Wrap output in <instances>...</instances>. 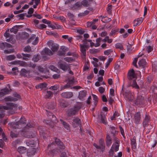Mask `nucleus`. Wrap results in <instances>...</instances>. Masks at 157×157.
Instances as JSON below:
<instances>
[{
	"label": "nucleus",
	"instance_id": "f257e3e1",
	"mask_svg": "<svg viewBox=\"0 0 157 157\" xmlns=\"http://www.w3.org/2000/svg\"><path fill=\"white\" fill-rule=\"evenodd\" d=\"M26 124L25 118L23 117L18 122L12 123L14 130L11 132V137L12 138L17 137L19 133L26 138H33L35 136L36 132L31 128L33 125L30 123H28L27 124Z\"/></svg>",
	"mask_w": 157,
	"mask_h": 157
},
{
	"label": "nucleus",
	"instance_id": "f03ea898",
	"mask_svg": "<svg viewBox=\"0 0 157 157\" xmlns=\"http://www.w3.org/2000/svg\"><path fill=\"white\" fill-rule=\"evenodd\" d=\"M65 146L63 145L62 142L57 138H56L55 140V142H52L48 145L47 147V150L49 151L48 154L52 155L56 153L61 152L60 150L64 149Z\"/></svg>",
	"mask_w": 157,
	"mask_h": 157
},
{
	"label": "nucleus",
	"instance_id": "7ed1b4c3",
	"mask_svg": "<svg viewBox=\"0 0 157 157\" xmlns=\"http://www.w3.org/2000/svg\"><path fill=\"white\" fill-rule=\"evenodd\" d=\"M7 106L2 105L0 106V118L3 117L5 115V111L4 110H11L13 108H15L16 105L11 102H8L6 103Z\"/></svg>",
	"mask_w": 157,
	"mask_h": 157
},
{
	"label": "nucleus",
	"instance_id": "20e7f679",
	"mask_svg": "<svg viewBox=\"0 0 157 157\" xmlns=\"http://www.w3.org/2000/svg\"><path fill=\"white\" fill-rule=\"evenodd\" d=\"M80 109L78 106H75L69 109L67 111V116L68 117H71L77 115Z\"/></svg>",
	"mask_w": 157,
	"mask_h": 157
},
{
	"label": "nucleus",
	"instance_id": "39448f33",
	"mask_svg": "<svg viewBox=\"0 0 157 157\" xmlns=\"http://www.w3.org/2000/svg\"><path fill=\"white\" fill-rule=\"evenodd\" d=\"M99 145L96 143L93 144V146L98 149L101 150L102 151H103L105 150V144L104 140L102 138H101L99 141Z\"/></svg>",
	"mask_w": 157,
	"mask_h": 157
},
{
	"label": "nucleus",
	"instance_id": "423d86ee",
	"mask_svg": "<svg viewBox=\"0 0 157 157\" xmlns=\"http://www.w3.org/2000/svg\"><path fill=\"white\" fill-rule=\"evenodd\" d=\"M41 54L42 55L43 59L44 60L48 59V57L45 55L51 56L53 55L52 52L48 48H45L42 51Z\"/></svg>",
	"mask_w": 157,
	"mask_h": 157
},
{
	"label": "nucleus",
	"instance_id": "0eeeda50",
	"mask_svg": "<svg viewBox=\"0 0 157 157\" xmlns=\"http://www.w3.org/2000/svg\"><path fill=\"white\" fill-rule=\"evenodd\" d=\"M45 122L46 124L49 125L50 128H53L55 127L54 123H56L58 122V121L56 117L53 115L51 119L49 120L46 121Z\"/></svg>",
	"mask_w": 157,
	"mask_h": 157
},
{
	"label": "nucleus",
	"instance_id": "6e6552de",
	"mask_svg": "<svg viewBox=\"0 0 157 157\" xmlns=\"http://www.w3.org/2000/svg\"><path fill=\"white\" fill-rule=\"evenodd\" d=\"M80 46L82 58L85 59L86 58V51L89 48V46L86 44H80Z\"/></svg>",
	"mask_w": 157,
	"mask_h": 157
},
{
	"label": "nucleus",
	"instance_id": "1a4fd4ad",
	"mask_svg": "<svg viewBox=\"0 0 157 157\" xmlns=\"http://www.w3.org/2000/svg\"><path fill=\"white\" fill-rule=\"evenodd\" d=\"M48 46L51 48L53 52H55L58 50L59 46V45L52 40H50L47 42Z\"/></svg>",
	"mask_w": 157,
	"mask_h": 157
},
{
	"label": "nucleus",
	"instance_id": "9d476101",
	"mask_svg": "<svg viewBox=\"0 0 157 157\" xmlns=\"http://www.w3.org/2000/svg\"><path fill=\"white\" fill-rule=\"evenodd\" d=\"M145 102V100L144 97L141 96L137 97L136 99L135 100L134 105H144Z\"/></svg>",
	"mask_w": 157,
	"mask_h": 157
},
{
	"label": "nucleus",
	"instance_id": "9b49d317",
	"mask_svg": "<svg viewBox=\"0 0 157 157\" xmlns=\"http://www.w3.org/2000/svg\"><path fill=\"white\" fill-rule=\"evenodd\" d=\"M123 94L129 101L133 102L134 104L135 100L134 99V97L130 92L128 91H124L123 92Z\"/></svg>",
	"mask_w": 157,
	"mask_h": 157
},
{
	"label": "nucleus",
	"instance_id": "f8f14e48",
	"mask_svg": "<svg viewBox=\"0 0 157 157\" xmlns=\"http://www.w3.org/2000/svg\"><path fill=\"white\" fill-rule=\"evenodd\" d=\"M98 120L101 123L106 125L107 124L106 115L102 112H101L100 114L98 116Z\"/></svg>",
	"mask_w": 157,
	"mask_h": 157
},
{
	"label": "nucleus",
	"instance_id": "ddd939ff",
	"mask_svg": "<svg viewBox=\"0 0 157 157\" xmlns=\"http://www.w3.org/2000/svg\"><path fill=\"white\" fill-rule=\"evenodd\" d=\"M128 78L129 80L136 79L137 76L133 69L130 70L128 73Z\"/></svg>",
	"mask_w": 157,
	"mask_h": 157
},
{
	"label": "nucleus",
	"instance_id": "4468645a",
	"mask_svg": "<svg viewBox=\"0 0 157 157\" xmlns=\"http://www.w3.org/2000/svg\"><path fill=\"white\" fill-rule=\"evenodd\" d=\"M58 65L59 68L63 71H66L69 68L68 65L65 62H59Z\"/></svg>",
	"mask_w": 157,
	"mask_h": 157
},
{
	"label": "nucleus",
	"instance_id": "2eb2a0df",
	"mask_svg": "<svg viewBox=\"0 0 157 157\" xmlns=\"http://www.w3.org/2000/svg\"><path fill=\"white\" fill-rule=\"evenodd\" d=\"M14 96L16 98H14L11 97H8L5 98V100L7 101H17L18 99L20 97V95L17 94H14Z\"/></svg>",
	"mask_w": 157,
	"mask_h": 157
},
{
	"label": "nucleus",
	"instance_id": "dca6fc26",
	"mask_svg": "<svg viewBox=\"0 0 157 157\" xmlns=\"http://www.w3.org/2000/svg\"><path fill=\"white\" fill-rule=\"evenodd\" d=\"M138 64L140 67L143 69V71L144 72L147 67V62L146 60L144 59H141L139 61Z\"/></svg>",
	"mask_w": 157,
	"mask_h": 157
},
{
	"label": "nucleus",
	"instance_id": "f3484780",
	"mask_svg": "<svg viewBox=\"0 0 157 157\" xmlns=\"http://www.w3.org/2000/svg\"><path fill=\"white\" fill-rule=\"evenodd\" d=\"M131 145L132 150L134 151L137 148V143L135 136H134L132 139H131Z\"/></svg>",
	"mask_w": 157,
	"mask_h": 157
},
{
	"label": "nucleus",
	"instance_id": "a211bd4d",
	"mask_svg": "<svg viewBox=\"0 0 157 157\" xmlns=\"http://www.w3.org/2000/svg\"><path fill=\"white\" fill-rule=\"evenodd\" d=\"M37 149L34 148H29L27 152V155L29 157H32L35 155L37 152Z\"/></svg>",
	"mask_w": 157,
	"mask_h": 157
},
{
	"label": "nucleus",
	"instance_id": "6ab92c4d",
	"mask_svg": "<svg viewBox=\"0 0 157 157\" xmlns=\"http://www.w3.org/2000/svg\"><path fill=\"white\" fill-rule=\"evenodd\" d=\"M61 96L64 98H70L73 96V94L71 92H66L62 93Z\"/></svg>",
	"mask_w": 157,
	"mask_h": 157
},
{
	"label": "nucleus",
	"instance_id": "aec40b11",
	"mask_svg": "<svg viewBox=\"0 0 157 157\" xmlns=\"http://www.w3.org/2000/svg\"><path fill=\"white\" fill-rule=\"evenodd\" d=\"M81 6L80 2H77L71 7V9L72 10H78L80 9Z\"/></svg>",
	"mask_w": 157,
	"mask_h": 157
},
{
	"label": "nucleus",
	"instance_id": "412c9836",
	"mask_svg": "<svg viewBox=\"0 0 157 157\" xmlns=\"http://www.w3.org/2000/svg\"><path fill=\"white\" fill-rule=\"evenodd\" d=\"M140 113L138 112L135 114L134 117V121L136 124H139L140 121Z\"/></svg>",
	"mask_w": 157,
	"mask_h": 157
},
{
	"label": "nucleus",
	"instance_id": "4be33fe9",
	"mask_svg": "<svg viewBox=\"0 0 157 157\" xmlns=\"http://www.w3.org/2000/svg\"><path fill=\"white\" fill-rule=\"evenodd\" d=\"M22 27L23 26L22 25H16L11 29L10 31L14 34H16L18 32V29L22 28Z\"/></svg>",
	"mask_w": 157,
	"mask_h": 157
},
{
	"label": "nucleus",
	"instance_id": "5701e85b",
	"mask_svg": "<svg viewBox=\"0 0 157 157\" xmlns=\"http://www.w3.org/2000/svg\"><path fill=\"white\" fill-rule=\"evenodd\" d=\"M36 144V142L33 140V139H31L26 142L27 145L31 147H34Z\"/></svg>",
	"mask_w": 157,
	"mask_h": 157
},
{
	"label": "nucleus",
	"instance_id": "b1692460",
	"mask_svg": "<svg viewBox=\"0 0 157 157\" xmlns=\"http://www.w3.org/2000/svg\"><path fill=\"white\" fill-rule=\"evenodd\" d=\"M112 143V139L110 136L109 134H107L106 136V144L107 147H109Z\"/></svg>",
	"mask_w": 157,
	"mask_h": 157
},
{
	"label": "nucleus",
	"instance_id": "393cba45",
	"mask_svg": "<svg viewBox=\"0 0 157 157\" xmlns=\"http://www.w3.org/2000/svg\"><path fill=\"white\" fill-rule=\"evenodd\" d=\"M150 117L146 114L145 115V119L144 120L143 124L144 126H146L148 124V123L150 121Z\"/></svg>",
	"mask_w": 157,
	"mask_h": 157
},
{
	"label": "nucleus",
	"instance_id": "a878e982",
	"mask_svg": "<svg viewBox=\"0 0 157 157\" xmlns=\"http://www.w3.org/2000/svg\"><path fill=\"white\" fill-rule=\"evenodd\" d=\"M143 19L142 17L138 18L136 21L135 20L134 21L133 26H137L140 25L143 22Z\"/></svg>",
	"mask_w": 157,
	"mask_h": 157
},
{
	"label": "nucleus",
	"instance_id": "bb28decb",
	"mask_svg": "<svg viewBox=\"0 0 157 157\" xmlns=\"http://www.w3.org/2000/svg\"><path fill=\"white\" fill-rule=\"evenodd\" d=\"M86 92L85 91H81L79 94L78 97L81 100H83L84 97L86 96Z\"/></svg>",
	"mask_w": 157,
	"mask_h": 157
},
{
	"label": "nucleus",
	"instance_id": "cd10ccee",
	"mask_svg": "<svg viewBox=\"0 0 157 157\" xmlns=\"http://www.w3.org/2000/svg\"><path fill=\"white\" fill-rule=\"evenodd\" d=\"M61 123L63 125L64 128L67 130L70 129V125L68 124L66 122L64 121L63 120L60 119V120Z\"/></svg>",
	"mask_w": 157,
	"mask_h": 157
},
{
	"label": "nucleus",
	"instance_id": "c85d7f7f",
	"mask_svg": "<svg viewBox=\"0 0 157 157\" xmlns=\"http://www.w3.org/2000/svg\"><path fill=\"white\" fill-rule=\"evenodd\" d=\"M150 89L152 92L154 93L157 92V83H153L152 86H151Z\"/></svg>",
	"mask_w": 157,
	"mask_h": 157
},
{
	"label": "nucleus",
	"instance_id": "c756f323",
	"mask_svg": "<svg viewBox=\"0 0 157 157\" xmlns=\"http://www.w3.org/2000/svg\"><path fill=\"white\" fill-rule=\"evenodd\" d=\"M47 84L45 83L44 82L40 83L36 86V89H42L43 88H45L47 87Z\"/></svg>",
	"mask_w": 157,
	"mask_h": 157
},
{
	"label": "nucleus",
	"instance_id": "7c9ffc66",
	"mask_svg": "<svg viewBox=\"0 0 157 157\" xmlns=\"http://www.w3.org/2000/svg\"><path fill=\"white\" fill-rule=\"evenodd\" d=\"M29 71H27L25 69H22L21 71V74L22 76L24 77H27V74H29Z\"/></svg>",
	"mask_w": 157,
	"mask_h": 157
},
{
	"label": "nucleus",
	"instance_id": "2f4dec72",
	"mask_svg": "<svg viewBox=\"0 0 157 157\" xmlns=\"http://www.w3.org/2000/svg\"><path fill=\"white\" fill-rule=\"evenodd\" d=\"M41 59V56L39 54L34 55L33 58V60L35 62H37Z\"/></svg>",
	"mask_w": 157,
	"mask_h": 157
},
{
	"label": "nucleus",
	"instance_id": "473e14b6",
	"mask_svg": "<svg viewBox=\"0 0 157 157\" xmlns=\"http://www.w3.org/2000/svg\"><path fill=\"white\" fill-rule=\"evenodd\" d=\"M17 150L20 153H24L26 152V148L24 147H18Z\"/></svg>",
	"mask_w": 157,
	"mask_h": 157
},
{
	"label": "nucleus",
	"instance_id": "72a5a7b5",
	"mask_svg": "<svg viewBox=\"0 0 157 157\" xmlns=\"http://www.w3.org/2000/svg\"><path fill=\"white\" fill-rule=\"evenodd\" d=\"M53 96V93L52 92L50 91H47L46 94L45 96L46 98H50Z\"/></svg>",
	"mask_w": 157,
	"mask_h": 157
},
{
	"label": "nucleus",
	"instance_id": "f704fd0d",
	"mask_svg": "<svg viewBox=\"0 0 157 157\" xmlns=\"http://www.w3.org/2000/svg\"><path fill=\"white\" fill-rule=\"evenodd\" d=\"M32 1H33L34 3H35V5H33V7L34 8L36 9L37 8V6L39 4H40L41 2L40 0H31Z\"/></svg>",
	"mask_w": 157,
	"mask_h": 157
},
{
	"label": "nucleus",
	"instance_id": "c9c22d12",
	"mask_svg": "<svg viewBox=\"0 0 157 157\" xmlns=\"http://www.w3.org/2000/svg\"><path fill=\"white\" fill-rule=\"evenodd\" d=\"M132 86L136 89H139L140 87L137 84L136 81V79H134L132 82Z\"/></svg>",
	"mask_w": 157,
	"mask_h": 157
},
{
	"label": "nucleus",
	"instance_id": "e433bc0d",
	"mask_svg": "<svg viewBox=\"0 0 157 157\" xmlns=\"http://www.w3.org/2000/svg\"><path fill=\"white\" fill-rule=\"evenodd\" d=\"M81 3V6L82 5L85 7H88L89 5V2L86 0H83Z\"/></svg>",
	"mask_w": 157,
	"mask_h": 157
},
{
	"label": "nucleus",
	"instance_id": "4c0bfd02",
	"mask_svg": "<svg viewBox=\"0 0 157 157\" xmlns=\"http://www.w3.org/2000/svg\"><path fill=\"white\" fill-rule=\"evenodd\" d=\"M16 56L14 55H11L6 56V59L9 61L14 60Z\"/></svg>",
	"mask_w": 157,
	"mask_h": 157
},
{
	"label": "nucleus",
	"instance_id": "58836bf2",
	"mask_svg": "<svg viewBox=\"0 0 157 157\" xmlns=\"http://www.w3.org/2000/svg\"><path fill=\"white\" fill-rule=\"evenodd\" d=\"M22 56H23V59L27 61L28 60V58H29L31 55L28 54H22Z\"/></svg>",
	"mask_w": 157,
	"mask_h": 157
},
{
	"label": "nucleus",
	"instance_id": "ea45409f",
	"mask_svg": "<svg viewBox=\"0 0 157 157\" xmlns=\"http://www.w3.org/2000/svg\"><path fill=\"white\" fill-rule=\"evenodd\" d=\"M36 26L39 29H45L47 27L46 25L44 24H39V25H36Z\"/></svg>",
	"mask_w": 157,
	"mask_h": 157
},
{
	"label": "nucleus",
	"instance_id": "a19ab883",
	"mask_svg": "<svg viewBox=\"0 0 157 157\" xmlns=\"http://www.w3.org/2000/svg\"><path fill=\"white\" fill-rule=\"evenodd\" d=\"M119 145H115L113 144L111 147H113V150L115 152L118 151L119 149Z\"/></svg>",
	"mask_w": 157,
	"mask_h": 157
},
{
	"label": "nucleus",
	"instance_id": "79ce46f5",
	"mask_svg": "<svg viewBox=\"0 0 157 157\" xmlns=\"http://www.w3.org/2000/svg\"><path fill=\"white\" fill-rule=\"evenodd\" d=\"M115 47L117 49H120L121 50H123V47L122 44L120 43H118L115 45Z\"/></svg>",
	"mask_w": 157,
	"mask_h": 157
},
{
	"label": "nucleus",
	"instance_id": "37998d69",
	"mask_svg": "<svg viewBox=\"0 0 157 157\" xmlns=\"http://www.w3.org/2000/svg\"><path fill=\"white\" fill-rule=\"evenodd\" d=\"M92 95L93 98V100H94V104L95 105H97L98 101V97L95 94H92Z\"/></svg>",
	"mask_w": 157,
	"mask_h": 157
},
{
	"label": "nucleus",
	"instance_id": "c03bdc74",
	"mask_svg": "<svg viewBox=\"0 0 157 157\" xmlns=\"http://www.w3.org/2000/svg\"><path fill=\"white\" fill-rule=\"evenodd\" d=\"M73 122L78 124H80L81 121L80 119L78 117L74 118L73 119Z\"/></svg>",
	"mask_w": 157,
	"mask_h": 157
},
{
	"label": "nucleus",
	"instance_id": "a18cd8bd",
	"mask_svg": "<svg viewBox=\"0 0 157 157\" xmlns=\"http://www.w3.org/2000/svg\"><path fill=\"white\" fill-rule=\"evenodd\" d=\"M115 127L114 126H111L110 127V130L111 131V133L113 135H115L116 132H117L115 130Z\"/></svg>",
	"mask_w": 157,
	"mask_h": 157
},
{
	"label": "nucleus",
	"instance_id": "49530a36",
	"mask_svg": "<svg viewBox=\"0 0 157 157\" xmlns=\"http://www.w3.org/2000/svg\"><path fill=\"white\" fill-rule=\"evenodd\" d=\"M59 87L58 85H55L53 86H51L49 89L52 90H57Z\"/></svg>",
	"mask_w": 157,
	"mask_h": 157
},
{
	"label": "nucleus",
	"instance_id": "de8ad7c7",
	"mask_svg": "<svg viewBox=\"0 0 157 157\" xmlns=\"http://www.w3.org/2000/svg\"><path fill=\"white\" fill-rule=\"evenodd\" d=\"M113 147H111V148L109 150V155L110 157L113 156V155L114 154V151L113 150Z\"/></svg>",
	"mask_w": 157,
	"mask_h": 157
},
{
	"label": "nucleus",
	"instance_id": "09e8293b",
	"mask_svg": "<svg viewBox=\"0 0 157 157\" xmlns=\"http://www.w3.org/2000/svg\"><path fill=\"white\" fill-rule=\"evenodd\" d=\"M64 60L69 63H71L73 60V59L72 57H65L64 58Z\"/></svg>",
	"mask_w": 157,
	"mask_h": 157
},
{
	"label": "nucleus",
	"instance_id": "8fccbe9b",
	"mask_svg": "<svg viewBox=\"0 0 157 157\" xmlns=\"http://www.w3.org/2000/svg\"><path fill=\"white\" fill-rule=\"evenodd\" d=\"M113 59L112 58H110L108 59V61L106 63V65L105 67V68H108V67L109 66L110 63L113 61Z\"/></svg>",
	"mask_w": 157,
	"mask_h": 157
},
{
	"label": "nucleus",
	"instance_id": "3c124183",
	"mask_svg": "<svg viewBox=\"0 0 157 157\" xmlns=\"http://www.w3.org/2000/svg\"><path fill=\"white\" fill-rule=\"evenodd\" d=\"M119 128H120V132L121 135L124 138H125V134L124 129L122 128V127H121V126H119Z\"/></svg>",
	"mask_w": 157,
	"mask_h": 157
},
{
	"label": "nucleus",
	"instance_id": "603ef678",
	"mask_svg": "<svg viewBox=\"0 0 157 157\" xmlns=\"http://www.w3.org/2000/svg\"><path fill=\"white\" fill-rule=\"evenodd\" d=\"M46 112H47V116L48 117V119L50 120V119H51L52 117L53 114L51 112L49 111L48 110H46Z\"/></svg>",
	"mask_w": 157,
	"mask_h": 157
},
{
	"label": "nucleus",
	"instance_id": "864d4df0",
	"mask_svg": "<svg viewBox=\"0 0 157 157\" xmlns=\"http://www.w3.org/2000/svg\"><path fill=\"white\" fill-rule=\"evenodd\" d=\"M49 68L50 69L56 72L58 70L57 68L52 65H50Z\"/></svg>",
	"mask_w": 157,
	"mask_h": 157
},
{
	"label": "nucleus",
	"instance_id": "5fc2aeb1",
	"mask_svg": "<svg viewBox=\"0 0 157 157\" xmlns=\"http://www.w3.org/2000/svg\"><path fill=\"white\" fill-rule=\"evenodd\" d=\"M99 50L97 49H93L90 50V52L93 54H96L99 52Z\"/></svg>",
	"mask_w": 157,
	"mask_h": 157
},
{
	"label": "nucleus",
	"instance_id": "6e6d98bb",
	"mask_svg": "<svg viewBox=\"0 0 157 157\" xmlns=\"http://www.w3.org/2000/svg\"><path fill=\"white\" fill-rule=\"evenodd\" d=\"M24 51L27 52H29L31 51V48L29 46L25 47L24 48Z\"/></svg>",
	"mask_w": 157,
	"mask_h": 157
},
{
	"label": "nucleus",
	"instance_id": "4d7b16f0",
	"mask_svg": "<svg viewBox=\"0 0 157 157\" xmlns=\"http://www.w3.org/2000/svg\"><path fill=\"white\" fill-rule=\"evenodd\" d=\"M5 42H0V48L1 50H3L5 48Z\"/></svg>",
	"mask_w": 157,
	"mask_h": 157
},
{
	"label": "nucleus",
	"instance_id": "13d9d810",
	"mask_svg": "<svg viewBox=\"0 0 157 157\" xmlns=\"http://www.w3.org/2000/svg\"><path fill=\"white\" fill-rule=\"evenodd\" d=\"M112 52V51L111 49L107 50L104 52V54L106 56H108Z\"/></svg>",
	"mask_w": 157,
	"mask_h": 157
},
{
	"label": "nucleus",
	"instance_id": "bf43d9fd",
	"mask_svg": "<svg viewBox=\"0 0 157 157\" xmlns=\"http://www.w3.org/2000/svg\"><path fill=\"white\" fill-rule=\"evenodd\" d=\"M99 92L101 94L103 93L105 91V89L102 86L98 88Z\"/></svg>",
	"mask_w": 157,
	"mask_h": 157
},
{
	"label": "nucleus",
	"instance_id": "052dcab7",
	"mask_svg": "<svg viewBox=\"0 0 157 157\" xmlns=\"http://www.w3.org/2000/svg\"><path fill=\"white\" fill-rule=\"evenodd\" d=\"M39 131L40 134L42 136L44 137H45L46 136L45 132L44 130H40V129H39Z\"/></svg>",
	"mask_w": 157,
	"mask_h": 157
},
{
	"label": "nucleus",
	"instance_id": "680f3d73",
	"mask_svg": "<svg viewBox=\"0 0 157 157\" xmlns=\"http://www.w3.org/2000/svg\"><path fill=\"white\" fill-rule=\"evenodd\" d=\"M67 15L70 19H71V20H73L74 15L72 13H68L67 14Z\"/></svg>",
	"mask_w": 157,
	"mask_h": 157
},
{
	"label": "nucleus",
	"instance_id": "e2e57ef3",
	"mask_svg": "<svg viewBox=\"0 0 157 157\" xmlns=\"http://www.w3.org/2000/svg\"><path fill=\"white\" fill-rule=\"evenodd\" d=\"M110 95L109 96H113L114 95V90L113 89H110L109 90Z\"/></svg>",
	"mask_w": 157,
	"mask_h": 157
},
{
	"label": "nucleus",
	"instance_id": "0e129e2a",
	"mask_svg": "<svg viewBox=\"0 0 157 157\" xmlns=\"http://www.w3.org/2000/svg\"><path fill=\"white\" fill-rule=\"evenodd\" d=\"M147 49L148 53H149L150 52L152 51L153 49L151 46L149 45L147 47Z\"/></svg>",
	"mask_w": 157,
	"mask_h": 157
},
{
	"label": "nucleus",
	"instance_id": "69168bd1",
	"mask_svg": "<svg viewBox=\"0 0 157 157\" xmlns=\"http://www.w3.org/2000/svg\"><path fill=\"white\" fill-rule=\"evenodd\" d=\"M19 64L20 65L24 67H26L27 65V63L23 61H20Z\"/></svg>",
	"mask_w": 157,
	"mask_h": 157
},
{
	"label": "nucleus",
	"instance_id": "338daca9",
	"mask_svg": "<svg viewBox=\"0 0 157 157\" xmlns=\"http://www.w3.org/2000/svg\"><path fill=\"white\" fill-rule=\"evenodd\" d=\"M48 26L49 27L52 28V29H55V23H52L50 21L49 24H48Z\"/></svg>",
	"mask_w": 157,
	"mask_h": 157
},
{
	"label": "nucleus",
	"instance_id": "774afa93",
	"mask_svg": "<svg viewBox=\"0 0 157 157\" xmlns=\"http://www.w3.org/2000/svg\"><path fill=\"white\" fill-rule=\"evenodd\" d=\"M29 36V34L26 32H25L22 34V36L24 37V38L25 39H27Z\"/></svg>",
	"mask_w": 157,
	"mask_h": 157
}]
</instances>
